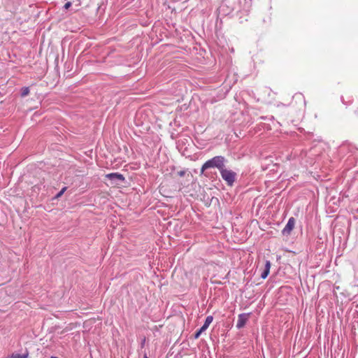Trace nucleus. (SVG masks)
<instances>
[{
	"instance_id": "nucleus-4",
	"label": "nucleus",
	"mask_w": 358,
	"mask_h": 358,
	"mask_svg": "<svg viewBox=\"0 0 358 358\" xmlns=\"http://www.w3.org/2000/svg\"><path fill=\"white\" fill-rule=\"evenodd\" d=\"M295 226V219L294 217H290L288 220V222L282 229V234L285 236H289L291 234V231L293 230Z\"/></svg>"
},
{
	"instance_id": "nucleus-14",
	"label": "nucleus",
	"mask_w": 358,
	"mask_h": 358,
	"mask_svg": "<svg viewBox=\"0 0 358 358\" xmlns=\"http://www.w3.org/2000/svg\"><path fill=\"white\" fill-rule=\"evenodd\" d=\"M28 356H29L28 352L23 354V355H20L21 358H28Z\"/></svg>"
},
{
	"instance_id": "nucleus-15",
	"label": "nucleus",
	"mask_w": 358,
	"mask_h": 358,
	"mask_svg": "<svg viewBox=\"0 0 358 358\" xmlns=\"http://www.w3.org/2000/svg\"><path fill=\"white\" fill-rule=\"evenodd\" d=\"M76 5L77 6H80L81 5V0H77V3Z\"/></svg>"
},
{
	"instance_id": "nucleus-12",
	"label": "nucleus",
	"mask_w": 358,
	"mask_h": 358,
	"mask_svg": "<svg viewBox=\"0 0 358 358\" xmlns=\"http://www.w3.org/2000/svg\"><path fill=\"white\" fill-rule=\"evenodd\" d=\"M185 171L182 170V171H180L178 172V175L180 176V177H183L185 174Z\"/></svg>"
},
{
	"instance_id": "nucleus-8",
	"label": "nucleus",
	"mask_w": 358,
	"mask_h": 358,
	"mask_svg": "<svg viewBox=\"0 0 358 358\" xmlns=\"http://www.w3.org/2000/svg\"><path fill=\"white\" fill-rule=\"evenodd\" d=\"M29 94V87H23L22 89V93H21L22 96H26Z\"/></svg>"
},
{
	"instance_id": "nucleus-17",
	"label": "nucleus",
	"mask_w": 358,
	"mask_h": 358,
	"mask_svg": "<svg viewBox=\"0 0 358 358\" xmlns=\"http://www.w3.org/2000/svg\"><path fill=\"white\" fill-rule=\"evenodd\" d=\"M51 358H58V357H52Z\"/></svg>"
},
{
	"instance_id": "nucleus-3",
	"label": "nucleus",
	"mask_w": 358,
	"mask_h": 358,
	"mask_svg": "<svg viewBox=\"0 0 358 358\" xmlns=\"http://www.w3.org/2000/svg\"><path fill=\"white\" fill-rule=\"evenodd\" d=\"M105 177L112 181V185H118V183H116V181H120L122 182L124 180V177L123 175L118 173H111L106 174Z\"/></svg>"
},
{
	"instance_id": "nucleus-13",
	"label": "nucleus",
	"mask_w": 358,
	"mask_h": 358,
	"mask_svg": "<svg viewBox=\"0 0 358 358\" xmlns=\"http://www.w3.org/2000/svg\"><path fill=\"white\" fill-rule=\"evenodd\" d=\"M9 358H21L20 355L15 353L13 354Z\"/></svg>"
},
{
	"instance_id": "nucleus-16",
	"label": "nucleus",
	"mask_w": 358,
	"mask_h": 358,
	"mask_svg": "<svg viewBox=\"0 0 358 358\" xmlns=\"http://www.w3.org/2000/svg\"><path fill=\"white\" fill-rule=\"evenodd\" d=\"M143 358H148V357L147 355H145L143 356Z\"/></svg>"
},
{
	"instance_id": "nucleus-6",
	"label": "nucleus",
	"mask_w": 358,
	"mask_h": 358,
	"mask_svg": "<svg viewBox=\"0 0 358 358\" xmlns=\"http://www.w3.org/2000/svg\"><path fill=\"white\" fill-rule=\"evenodd\" d=\"M270 268H271V263L269 261H266V264H265L264 271L261 274V277L262 278L265 279L268 276V275L269 274V272H270Z\"/></svg>"
},
{
	"instance_id": "nucleus-9",
	"label": "nucleus",
	"mask_w": 358,
	"mask_h": 358,
	"mask_svg": "<svg viewBox=\"0 0 358 358\" xmlns=\"http://www.w3.org/2000/svg\"><path fill=\"white\" fill-rule=\"evenodd\" d=\"M66 190V187H63L60 192L56 195V198H59L64 193V192Z\"/></svg>"
},
{
	"instance_id": "nucleus-7",
	"label": "nucleus",
	"mask_w": 358,
	"mask_h": 358,
	"mask_svg": "<svg viewBox=\"0 0 358 358\" xmlns=\"http://www.w3.org/2000/svg\"><path fill=\"white\" fill-rule=\"evenodd\" d=\"M213 320V316H211V315L208 316L206 318L203 325L201 327V331L206 330L208 329V327H209V325L212 323Z\"/></svg>"
},
{
	"instance_id": "nucleus-1",
	"label": "nucleus",
	"mask_w": 358,
	"mask_h": 358,
	"mask_svg": "<svg viewBox=\"0 0 358 358\" xmlns=\"http://www.w3.org/2000/svg\"><path fill=\"white\" fill-rule=\"evenodd\" d=\"M225 159L222 156H216L206 162L201 167V173L210 168H217L220 171L224 168Z\"/></svg>"
},
{
	"instance_id": "nucleus-5",
	"label": "nucleus",
	"mask_w": 358,
	"mask_h": 358,
	"mask_svg": "<svg viewBox=\"0 0 358 358\" xmlns=\"http://www.w3.org/2000/svg\"><path fill=\"white\" fill-rule=\"evenodd\" d=\"M248 318H249L248 314H240L238 315L236 327L238 329L243 328L245 326V324H246Z\"/></svg>"
},
{
	"instance_id": "nucleus-2",
	"label": "nucleus",
	"mask_w": 358,
	"mask_h": 358,
	"mask_svg": "<svg viewBox=\"0 0 358 358\" xmlns=\"http://www.w3.org/2000/svg\"><path fill=\"white\" fill-rule=\"evenodd\" d=\"M220 171L223 180L227 182L228 185L232 186L236 179V173L224 168L222 169Z\"/></svg>"
},
{
	"instance_id": "nucleus-11",
	"label": "nucleus",
	"mask_w": 358,
	"mask_h": 358,
	"mask_svg": "<svg viewBox=\"0 0 358 358\" xmlns=\"http://www.w3.org/2000/svg\"><path fill=\"white\" fill-rule=\"evenodd\" d=\"M71 5H72V3H71V1H68V2H66V3L64 4V8L65 9H69V8L71 6Z\"/></svg>"
},
{
	"instance_id": "nucleus-10",
	"label": "nucleus",
	"mask_w": 358,
	"mask_h": 358,
	"mask_svg": "<svg viewBox=\"0 0 358 358\" xmlns=\"http://www.w3.org/2000/svg\"><path fill=\"white\" fill-rule=\"evenodd\" d=\"M203 331H201V327L195 333V335H194V338H198L201 334L203 332Z\"/></svg>"
}]
</instances>
